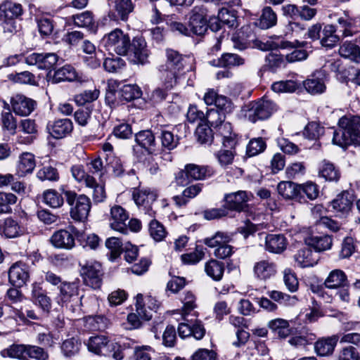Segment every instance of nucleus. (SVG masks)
<instances>
[{"instance_id": "obj_31", "label": "nucleus", "mask_w": 360, "mask_h": 360, "mask_svg": "<svg viewBox=\"0 0 360 360\" xmlns=\"http://www.w3.org/2000/svg\"><path fill=\"white\" fill-rule=\"evenodd\" d=\"M336 29L332 25H326L321 31V44L326 48H333L339 41V37L335 34Z\"/></svg>"}, {"instance_id": "obj_36", "label": "nucleus", "mask_w": 360, "mask_h": 360, "mask_svg": "<svg viewBox=\"0 0 360 360\" xmlns=\"http://www.w3.org/2000/svg\"><path fill=\"white\" fill-rule=\"evenodd\" d=\"M42 198L43 202L53 209L62 207L64 203V199L62 195L54 189H47L44 191Z\"/></svg>"}, {"instance_id": "obj_4", "label": "nucleus", "mask_w": 360, "mask_h": 360, "mask_svg": "<svg viewBox=\"0 0 360 360\" xmlns=\"http://www.w3.org/2000/svg\"><path fill=\"white\" fill-rule=\"evenodd\" d=\"M101 44L109 52L113 51L120 56L127 54L131 46L129 35L120 29H115L104 36Z\"/></svg>"}, {"instance_id": "obj_29", "label": "nucleus", "mask_w": 360, "mask_h": 360, "mask_svg": "<svg viewBox=\"0 0 360 360\" xmlns=\"http://www.w3.org/2000/svg\"><path fill=\"white\" fill-rule=\"evenodd\" d=\"M27 345L13 344L1 351L2 357H8L19 360H27Z\"/></svg>"}, {"instance_id": "obj_13", "label": "nucleus", "mask_w": 360, "mask_h": 360, "mask_svg": "<svg viewBox=\"0 0 360 360\" xmlns=\"http://www.w3.org/2000/svg\"><path fill=\"white\" fill-rule=\"evenodd\" d=\"M30 278L28 266L22 262H17L11 265L8 271L10 283L18 288L24 285Z\"/></svg>"}, {"instance_id": "obj_7", "label": "nucleus", "mask_w": 360, "mask_h": 360, "mask_svg": "<svg viewBox=\"0 0 360 360\" xmlns=\"http://www.w3.org/2000/svg\"><path fill=\"white\" fill-rule=\"evenodd\" d=\"M276 110L277 105L274 101L262 98L252 105L248 117L252 122H255L257 120L268 119Z\"/></svg>"}, {"instance_id": "obj_6", "label": "nucleus", "mask_w": 360, "mask_h": 360, "mask_svg": "<svg viewBox=\"0 0 360 360\" xmlns=\"http://www.w3.org/2000/svg\"><path fill=\"white\" fill-rule=\"evenodd\" d=\"M81 275L84 283L94 289H98L102 283V268L100 263L91 261L81 264Z\"/></svg>"}, {"instance_id": "obj_22", "label": "nucleus", "mask_w": 360, "mask_h": 360, "mask_svg": "<svg viewBox=\"0 0 360 360\" xmlns=\"http://www.w3.org/2000/svg\"><path fill=\"white\" fill-rule=\"evenodd\" d=\"M276 265L269 260H261L254 266V273L261 280L271 278L276 275Z\"/></svg>"}, {"instance_id": "obj_56", "label": "nucleus", "mask_w": 360, "mask_h": 360, "mask_svg": "<svg viewBox=\"0 0 360 360\" xmlns=\"http://www.w3.org/2000/svg\"><path fill=\"white\" fill-rule=\"evenodd\" d=\"M72 18L75 25L79 27H90L94 23L92 13L89 11L82 12L79 14L72 15Z\"/></svg>"}, {"instance_id": "obj_24", "label": "nucleus", "mask_w": 360, "mask_h": 360, "mask_svg": "<svg viewBox=\"0 0 360 360\" xmlns=\"http://www.w3.org/2000/svg\"><path fill=\"white\" fill-rule=\"evenodd\" d=\"M347 276L341 269H334L331 271L324 281L325 287L328 289L347 286Z\"/></svg>"}, {"instance_id": "obj_37", "label": "nucleus", "mask_w": 360, "mask_h": 360, "mask_svg": "<svg viewBox=\"0 0 360 360\" xmlns=\"http://www.w3.org/2000/svg\"><path fill=\"white\" fill-rule=\"evenodd\" d=\"M340 55L355 63L360 60V48L351 42H345L339 49Z\"/></svg>"}, {"instance_id": "obj_8", "label": "nucleus", "mask_w": 360, "mask_h": 360, "mask_svg": "<svg viewBox=\"0 0 360 360\" xmlns=\"http://www.w3.org/2000/svg\"><path fill=\"white\" fill-rule=\"evenodd\" d=\"M157 197V193L150 190L134 188L132 192V198L136 205L151 217L155 214V212L153 210L151 205L156 200Z\"/></svg>"}, {"instance_id": "obj_11", "label": "nucleus", "mask_w": 360, "mask_h": 360, "mask_svg": "<svg viewBox=\"0 0 360 360\" xmlns=\"http://www.w3.org/2000/svg\"><path fill=\"white\" fill-rule=\"evenodd\" d=\"M10 103L13 112L19 116H28L37 105L35 101L20 94L12 96Z\"/></svg>"}, {"instance_id": "obj_5", "label": "nucleus", "mask_w": 360, "mask_h": 360, "mask_svg": "<svg viewBox=\"0 0 360 360\" xmlns=\"http://www.w3.org/2000/svg\"><path fill=\"white\" fill-rule=\"evenodd\" d=\"M231 236L224 232L218 231L214 236L207 238L204 243L210 248H217L214 255L220 259H225L233 253V248L228 244L231 240Z\"/></svg>"}, {"instance_id": "obj_38", "label": "nucleus", "mask_w": 360, "mask_h": 360, "mask_svg": "<svg viewBox=\"0 0 360 360\" xmlns=\"http://www.w3.org/2000/svg\"><path fill=\"white\" fill-rule=\"evenodd\" d=\"M276 22L277 15L276 13L271 7H264L259 19V26L262 29H269L276 25Z\"/></svg>"}, {"instance_id": "obj_57", "label": "nucleus", "mask_w": 360, "mask_h": 360, "mask_svg": "<svg viewBox=\"0 0 360 360\" xmlns=\"http://www.w3.org/2000/svg\"><path fill=\"white\" fill-rule=\"evenodd\" d=\"M300 189V195L302 197V193L310 200L316 199L319 193V191L316 184L313 182L309 181L303 184H299Z\"/></svg>"}, {"instance_id": "obj_61", "label": "nucleus", "mask_w": 360, "mask_h": 360, "mask_svg": "<svg viewBox=\"0 0 360 360\" xmlns=\"http://www.w3.org/2000/svg\"><path fill=\"white\" fill-rule=\"evenodd\" d=\"M269 296L274 301L280 303L295 304L297 299L295 296H290L281 291L272 290L268 292Z\"/></svg>"}, {"instance_id": "obj_27", "label": "nucleus", "mask_w": 360, "mask_h": 360, "mask_svg": "<svg viewBox=\"0 0 360 360\" xmlns=\"http://www.w3.org/2000/svg\"><path fill=\"white\" fill-rule=\"evenodd\" d=\"M305 243L308 246L314 248L316 251L321 252L330 249L333 240L328 235L311 236L305 239Z\"/></svg>"}, {"instance_id": "obj_30", "label": "nucleus", "mask_w": 360, "mask_h": 360, "mask_svg": "<svg viewBox=\"0 0 360 360\" xmlns=\"http://www.w3.org/2000/svg\"><path fill=\"white\" fill-rule=\"evenodd\" d=\"M59 288L60 293L57 302L62 306L69 302L77 294V287L74 283L63 282Z\"/></svg>"}, {"instance_id": "obj_60", "label": "nucleus", "mask_w": 360, "mask_h": 360, "mask_svg": "<svg viewBox=\"0 0 360 360\" xmlns=\"http://www.w3.org/2000/svg\"><path fill=\"white\" fill-rule=\"evenodd\" d=\"M183 302V316H188L191 311H193L196 307L195 297L191 292H187L185 293L184 298L182 299Z\"/></svg>"}, {"instance_id": "obj_3", "label": "nucleus", "mask_w": 360, "mask_h": 360, "mask_svg": "<svg viewBox=\"0 0 360 360\" xmlns=\"http://www.w3.org/2000/svg\"><path fill=\"white\" fill-rule=\"evenodd\" d=\"M22 14L20 4L6 1L0 4V20L4 32L12 34L18 30L16 19Z\"/></svg>"}, {"instance_id": "obj_62", "label": "nucleus", "mask_w": 360, "mask_h": 360, "mask_svg": "<svg viewBox=\"0 0 360 360\" xmlns=\"http://www.w3.org/2000/svg\"><path fill=\"white\" fill-rule=\"evenodd\" d=\"M37 177L41 181H56L59 179L57 170L51 167H44L37 172Z\"/></svg>"}, {"instance_id": "obj_51", "label": "nucleus", "mask_w": 360, "mask_h": 360, "mask_svg": "<svg viewBox=\"0 0 360 360\" xmlns=\"http://www.w3.org/2000/svg\"><path fill=\"white\" fill-rule=\"evenodd\" d=\"M333 144L345 149L349 146H360V136H333Z\"/></svg>"}, {"instance_id": "obj_18", "label": "nucleus", "mask_w": 360, "mask_h": 360, "mask_svg": "<svg viewBox=\"0 0 360 360\" xmlns=\"http://www.w3.org/2000/svg\"><path fill=\"white\" fill-rule=\"evenodd\" d=\"M74 229H60L56 231L51 238V243L58 248L72 249L75 245Z\"/></svg>"}, {"instance_id": "obj_32", "label": "nucleus", "mask_w": 360, "mask_h": 360, "mask_svg": "<svg viewBox=\"0 0 360 360\" xmlns=\"http://www.w3.org/2000/svg\"><path fill=\"white\" fill-rule=\"evenodd\" d=\"M278 193L285 199H293L300 197V185L291 181H283L278 184Z\"/></svg>"}, {"instance_id": "obj_64", "label": "nucleus", "mask_w": 360, "mask_h": 360, "mask_svg": "<svg viewBox=\"0 0 360 360\" xmlns=\"http://www.w3.org/2000/svg\"><path fill=\"white\" fill-rule=\"evenodd\" d=\"M216 358V352L207 349H198L191 356L192 360H215Z\"/></svg>"}, {"instance_id": "obj_50", "label": "nucleus", "mask_w": 360, "mask_h": 360, "mask_svg": "<svg viewBox=\"0 0 360 360\" xmlns=\"http://www.w3.org/2000/svg\"><path fill=\"white\" fill-rule=\"evenodd\" d=\"M297 88V84L292 80L280 81L274 82L271 89L277 93H292Z\"/></svg>"}, {"instance_id": "obj_19", "label": "nucleus", "mask_w": 360, "mask_h": 360, "mask_svg": "<svg viewBox=\"0 0 360 360\" xmlns=\"http://www.w3.org/2000/svg\"><path fill=\"white\" fill-rule=\"evenodd\" d=\"M32 300L34 304L40 307L44 312L49 313L51 309V299L42 287L37 283L32 285Z\"/></svg>"}, {"instance_id": "obj_53", "label": "nucleus", "mask_w": 360, "mask_h": 360, "mask_svg": "<svg viewBox=\"0 0 360 360\" xmlns=\"http://www.w3.org/2000/svg\"><path fill=\"white\" fill-rule=\"evenodd\" d=\"M244 63V60L237 54L225 53L218 61V65L223 67H231L240 65Z\"/></svg>"}, {"instance_id": "obj_10", "label": "nucleus", "mask_w": 360, "mask_h": 360, "mask_svg": "<svg viewBox=\"0 0 360 360\" xmlns=\"http://www.w3.org/2000/svg\"><path fill=\"white\" fill-rule=\"evenodd\" d=\"M206 16V8L202 6H195L192 9L189 18L191 32L197 35H202L207 31L208 24Z\"/></svg>"}, {"instance_id": "obj_48", "label": "nucleus", "mask_w": 360, "mask_h": 360, "mask_svg": "<svg viewBox=\"0 0 360 360\" xmlns=\"http://www.w3.org/2000/svg\"><path fill=\"white\" fill-rule=\"evenodd\" d=\"M319 174L321 177L327 181H338L340 178L339 172L335 169L333 164L324 162Z\"/></svg>"}, {"instance_id": "obj_49", "label": "nucleus", "mask_w": 360, "mask_h": 360, "mask_svg": "<svg viewBox=\"0 0 360 360\" xmlns=\"http://www.w3.org/2000/svg\"><path fill=\"white\" fill-rule=\"evenodd\" d=\"M304 86L307 91L312 94L323 93L326 89L323 82L319 78H311L307 79Z\"/></svg>"}, {"instance_id": "obj_44", "label": "nucleus", "mask_w": 360, "mask_h": 360, "mask_svg": "<svg viewBox=\"0 0 360 360\" xmlns=\"http://www.w3.org/2000/svg\"><path fill=\"white\" fill-rule=\"evenodd\" d=\"M149 233L155 241L162 240L167 235L164 226L155 219L151 220L149 223Z\"/></svg>"}, {"instance_id": "obj_12", "label": "nucleus", "mask_w": 360, "mask_h": 360, "mask_svg": "<svg viewBox=\"0 0 360 360\" xmlns=\"http://www.w3.org/2000/svg\"><path fill=\"white\" fill-rule=\"evenodd\" d=\"M58 60L59 57L54 53H32L25 58V63L27 65H35L42 70L53 68Z\"/></svg>"}, {"instance_id": "obj_23", "label": "nucleus", "mask_w": 360, "mask_h": 360, "mask_svg": "<svg viewBox=\"0 0 360 360\" xmlns=\"http://www.w3.org/2000/svg\"><path fill=\"white\" fill-rule=\"evenodd\" d=\"M286 245V239L282 234H269L266 236V250L270 252L281 253L285 250Z\"/></svg>"}, {"instance_id": "obj_40", "label": "nucleus", "mask_w": 360, "mask_h": 360, "mask_svg": "<svg viewBox=\"0 0 360 360\" xmlns=\"http://www.w3.org/2000/svg\"><path fill=\"white\" fill-rule=\"evenodd\" d=\"M114 8L117 16L120 20L126 21L129 13L134 10V4L131 0H115Z\"/></svg>"}, {"instance_id": "obj_26", "label": "nucleus", "mask_w": 360, "mask_h": 360, "mask_svg": "<svg viewBox=\"0 0 360 360\" xmlns=\"http://www.w3.org/2000/svg\"><path fill=\"white\" fill-rule=\"evenodd\" d=\"M294 257L298 266L302 268L313 266L318 262L317 257L308 247L299 250Z\"/></svg>"}, {"instance_id": "obj_59", "label": "nucleus", "mask_w": 360, "mask_h": 360, "mask_svg": "<svg viewBox=\"0 0 360 360\" xmlns=\"http://www.w3.org/2000/svg\"><path fill=\"white\" fill-rule=\"evenodd\" d=\"M29 359L47 360L49 359V354L41 347L27 345V360H29Z\"/></svg>"}, {"instance_id": "obj_41", "label": "nucleus", "mask_w": 360, "mask_h": 360, "mask_svg": "<svg viewBox=\"0 0 360 360\" xmlns=\"http://www.w3.org/2000/svg\"><path fill=\"white\" fill-rule=\"evenodd\" d=\"M86 186L92 189V198L95 202H101L105 199L104 186L98 184L94 177H87Z\"/></svg>"}, {"instance_id": "obj_35", "label": "nucleus", "mask_w": 360, "mask_h": 360, "mask_svg": "<svg viewBox=\"0 0 360 360\" xmlns=\"http://www.w3.org/2000/svg\"><path fill=\"white\" fill-rule=\"evenodd\" d=\"M205 271L214 281H220L224 271V264L216 259H210L205 264Z\"/></svg>"}, {"instance_id": "obj_33", "label": "nucleus", "mask_w": 360, "mask_h": 360, "mask_svg": "<svg viewBox=\"0 0 360 360\" xmlns=\"http://www.w3.org/2000/svg\"><path fill=\"white\" fill-rule=\"evenodd\" d=\"M34 157L32 153H24L19 159L17 171L20 176H25L31 173L35 167Z\"/></svg>"}, {"instance_id": "obj_43", "label": "nucleus", "mask_w": 360, "mask_h": 360, "mask_svg": "<svg viewBox=\"0 0 360 360\" xmlns=\"http://www.w3.org/2000/svg\"><path fill=\"white\" fill-rule=\"evenodd\" d=\"M106 248L110 250V259L113 261L119 257L123 251L124 244L117 237H110L105 241Z\"/></svg>"}, {"instance_id": "obj_16", "label": "nucleus", "mask_w": 360, "mask_h": 360, "mask_svg": "<svg viewBox=\"0 0 360 360\" xmlns=\"http://www.w3.org/2000/svg\"><path fill=\"white\" fill-rule=\"evenodd\" d=\"M86 346L88 349L96 354L110 356V349L117 347V344L108 341L105 336L91 337Z\"/></svg>"}, {"instance_id": "obj_28", "label": "nucleus", "mask_w": 360, "mask_h": 360, "mask_svg": "<svg viewBox=\"0 0 360 360\" xmlns=\"http://www.w3.org/2000/svg\"><path fill=\"white\" fill-rule=\"evenodd\" d=\"M0 232L6 238H13L20 236L23 230L15 220L8 217L1 225Z\"/></svg>"}, {"instance_id": "obj_34", "label": "nucleus", "mask_w": 360, "mask_h": 360, "mask_svg": "<svg viewBox=\"0 0 360 360\" xmlns=\"http://www.w3.org/2000/svg\"><path fill=\"white\" fill-rule=\"evenodd\" d=\"M49 134H56L58 135L67 134L72 132L73 129V124L69 119H61L55 121L52 124L47 126Z\"/></svg>"}, {"instance_id": "obj_46", "label": "nucleus", "mask_w": 360, "mask_h": 360, "mask_svg": "<svg viewBox=\"0 0 360 360\" xmlns=\"http://www.w3.org/2000/svg\"><path fill=\"white\" fill-rule=\"evenodd\" d=\"M141 95V89L136 84H127L121 89L122 97L127 101L139 98Z\"/></svg>"}, {"instance_id": "obj_47", "label": "nucleus", "mask_w": 360, "mask_h": 360, "mask_svg": "<svg viewBox=\"0 0 360 360\" xmlns=\"http://www.w3.org/2000/svg\"><path fill=\"white\" fill-rule=\"evenodd\" d=\"M7 107V111L1 114V122L4 129H7L11 134H14L17 128L16 120L10 112L8 104L5 103Z\"/></svg>"}, {"instance_id": "obj_52", "label": "nucleus", "mask_w": 360, "mask_h": 360, "mask_svg": "<svg viewBox=\"0 0 360 360\" xmlns=\"http://www.w3.org/2000/svg\"><path fill=\"white\" fill-rule=\"evenodd\" d=\"M185 167L191 181L203 179L206 176L207 169L205 167L195 164H188Z\"/></svg>"}, {"instance_id": "obj_58", "label": "nucleus", "mask_w": 360, "mask_h": 360, "mask_svg": "<svg viewBox=\"0 0 360 360\" xmlns=\"http://www.w3.org/2000/svg\"><path fill=\"white\" fill-rule=\"evenodd\" d=\"M224 113L214 109H210L207 112L206 118L205 119L211 127L217 128L219 124L224 120Z\"/></svg>"}, {"instance_id": "obj_55", "label": "nucleus", "mask_w": 360, "mask_h": 360, "mask_svg": "<svg viewBox=\"0 0 360 360\" xmlns=\"http://www.w3.org/2000/svg\"><path fill=\"white\" fill-rule=\"evenodd\" d=\"M283 281L287 289L295 292L297 290L299 286L298 279L290 269H285L283 272Z\"/></svg>"}, {"instance_id": "obj_14", "label": "nucleus", "mask_w": 360, "mask_h": 360, "mask_svg": "<svg viewBox=\"0 0 360 360\" xmlns=\"http://www.w3.org/2000/svg\"><path fill=\"white\" fill-rule=\"evenodd\" d=\"M129 219L127 211L120 205H114L110 209V226L114 231L126 234L127 226L126 221Z\"/></svg>"}, {"instance_id": "obj_39", "label": "nucleus", "mask_w": 360, "mask_h": 360, "mask_svg": "<svg viewBox=\"0 0 360 360\" xmlns=\"http://www.w3.org/2000/svg\"><path fill=\"white\" fill-rule=\"evenodd\" d=\"M77 78L75 69L71 65H65L57 70L53 75V81L56 83L63 81H75Z\"/></svg>"}, {"instance_id": "obj_42", "label": "nucleus", "mask_w": 360, "mask_h": 360, "mask_svg": "<svg viewBox=\"0 0 360 360\" xmlns=\"http://www.w3.org/2000/svg\"><path fill=\"white\" fill-rule=\"evenodd\" d=\"M315 339L316 335L314 333L305 332L291 337L288 342L296 348H304L307 345H311Z\"/></svg>"}, {"instance_id": "obj_45", "label": "nucleus", "mask_w": 360, "mask_h": 360, "mask_svg": "<svg viewBox=\"0 0 360 360\" xmlns=\"http://www.w3.org/2000/svg\"><path fill=\"white\" fill-rule=\"evenodd\" d=\"M266 148V143L260 136L252 139L247 146V154L255 156L263 152Z\"/></svg>"}, {"instance_id": "obj_2", "label": "nucleus", "mask_w": 360, "mask_h": 360, "mask_svg": "<svg viewBox=\"0 0 360 360\" xmlns=\"http://www.w3.org/2000/svg\"><path fill=\"white\" fill-rule=\"evenodd\" d=\"M167 62L162 72L163 84L166 89H172L177 84L184 69L183 56L173 49L166 50Z\"/></svg>"}, {"instance_id": "obj_17", "label": "nucleus", "mask_w": 360, "mask_h": 360, "mask_svg": "<svg viewBox=\"0 0 360 360\" xmlns=\"http://www.w3.org/2000/svg\"><path fill=\"white\" fill-rule=\"evenodd\" d=\"M354 195L347 191H344L338 194L330 202L333 210L342 215H347L352 207Z\"/></svg>"}, {"instance_id": "obj_9", "label": "nucleus", "mask_w": 360, "mask_h": 360, "mask_svg": "<svg viewBox=\"0 0 360 360\" xmlns=\"http://www.w3.org/2000/svg\"><path fill=\"white\" fill-rule=\"evenodd\" d=\"M179 335L182 338L193 336L196 340H201L205 334V329L202 323L196 319H188L184 316V322L178 327Z\"/></svg>"}, {"instance_id": "obj_21", "label": "nucleus", "mask_w": 360, "mask_h": 360, "mask_svg": "<svg viewBox=\"0 0 360 360\" xmlns=\"http://www.w3.org/2000/svg\"><path fill=\"white\" fill-rule=\"evenodd\" d=\"M248 195L245 191L226 194L224 201L226 207L233 210L240 211L243 209L245 203L248 201Z\"/></svg>"}, {"instance_id": "obj_25", "label": "nucleus", "mask_w": 360, "mask_h": 360, "mask_svg": "<svg viewBox=\"0 0 360 360\" xmlns=\"http://www.w3.org/2000/svg\"><path fill=\"white\" fill-rule=\"evenodd\" d=\"M338 125L344 129L343 134L360 135V117L343 116L338 122Z\"/></svg>"}, {"instance_id": "obj_1", "label": "nucleus", "mask_w": 360, "mask_h": 360, "mask_svg": "<svg viewBox=\"0 0 360 360\" xmlns=\"http://www.w3.org/2000/svg\"><path fill=\"white\" fill-rule=\"evenodd\" d=\"M59 191L65 195L67 203L70 206V217L72 219L83 221L86 219L91 209V201L86 195H77L65 186H61Z\"/></svg>"}, {"instance_id": "obj_63", "label": "nucleus", "mask_w": 360, "mask_h": 360, "mask_svg": "<svg viewBox=\"0 0 360 360\" xmlns=\"http://www.w3.org/2000/svg\"><path fill=\"white\" fill-rule=\"evenodd\" d=\"M338 360H360V355L355 347L347 346L340 352Z\"/></svg>"}, {"instance_id": "obj_54", "label": "nucleus", "mask_w": 360, "mask_h": 360, "mask_svg": "<svg viewBox=\"0 0 360 360\" xmlns=\"http://www.w3.org/2000/svg\"><path fill=\"white\" fill-rule=\"evenodd\" d=\"M265 49L268 50L286 49L292 48V43L285 41L282 37H276L271 38L265 43Z\"/></svg>"}, {"instance_id": "obj_20", "label": "nucleus", "mask_w": 360, "mask_h": 360, "mask_svg": "<svg viewBox=\"0 0 360 360\" xmlns=\"http://www.w3.org/2000/svg\"><path fill=\"white\" fill-rule=\"evenodd\" d=\"M339 337L334 335L330 337L319 339L314 343V351L321 356H329L333 354L338 342Z\"/></svg>"}, {"instance_id": "obj_15", "label": "nucleus", "mask_w": 360, "mask_h": 360, "mask_svg": "<svg viewBox=\"0 0 360 360\" xmlns=\"http://www.w3.org/2000/svg\"><path fill=\"white\" fill-rule=\"evenodd\" d=\"M128 53L134 63H146L149 56L146 41L141 37L134 38L131 43Z\"/></svg>"}]
</instances>
